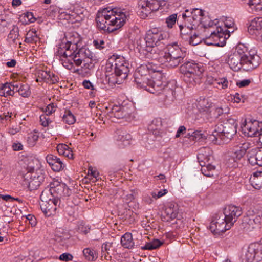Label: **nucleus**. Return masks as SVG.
I'll use <instances>...</instances> for the list:
<instances>
[{
  "label": "nucleus",
  "instance_id": "obj_15",
  "mask_svg": "<svg viewBox=\"0 0 262 262\" xmlns=\"http://www.w3.org/2000/svg\"><path fill=\"white\" fill-rule=\"evenodd\" d=\"M242 67L245 71H251L258 67L260 62V57L257 55H251L243 51Z\"/></svg>",
  "mask_w": 262,
  "mask_h": 262
},
{
  "label": "nucleus",
  "instance_id": "obj_7",
  "mask_svg": "<svg viewBox=\"0 0 262 262\" xmlns=\"http://www.w3.org/2000/svg\"><path fill=\"white\" fill-rule=\"evenodd\" d=\"M166 0H140L138 3V15L142 19L148 17L152 12L165 6Z\"/></svg>",
  "mask_w": 262,
  "mask_h": 262
},
{
  "label": "nucleus",
  "instance_id": "obj_40",
  "mask_svg": "<svg viewBox=\"0 0 262 262\" xmlns=\"http://www.w3.org/2000/svg\"><path fill=\"white\" fill-rule=\"evenodd\" d=\"M49 203H43L40 205L41 210L47 216H50L55 213L56 207H50Z\"/></svg>",
  "mask_w": 262,
  "mask_h": 262
},
{
  "label": "nucleus",
  "instance_id": "obj_34",
  "mask_svg": "<svg viewBox=\"0 0 262 262\" xmlns=\"http://www.w3.org/2000/svg\"><path fill=\"white\" fill-rule=\"evenodd\" d=\"M178 205L173 204H170L166 208L165 213L166 214L168 219L167 221L172 220L174 219H178Z\"/></svg>",
  "mask_w": 262,
  "mask_h": 262
},
{
  "label": "nucleus",
  "instance_id": "obj_1",
  "mask_svg": "<svg viewBox=\"0 0 262 262\" xmlns=\"http://www.w3.org/2000/svg\"><path fill=\"white\" fill-rule=\"evenodd\" d=\"M125 14L118 8L106 7L99 10L96 21L97 27L101 30L111 33L121 28L125 23Z\"/></svg>",
  "mask_w": 262,
  "mask_h": 262
},
{
  "label": "nucleus",
  "instance_id": "obj_44",
  "mask_svg": "<svg viewBox=\"0 0 262 262\" xmlns=\"http://www.w3.org/2000/svg\"><path fill=\"white\" fill-rule=\"evenodd\" d=\"M203 15V11L201 9L198 8H193L192 9V16L194 17V20L196 21L197 24L198 25L199 23L202 24L204 27V24L202 21V17ZM205 25H207V24H205Z\"/></svg>",
  "mask_w": 262,
  "mask_h": 262
},
{
  "label": "nucleus",
  "instance_id": "obj_20",
  "mask_svg": "<svg viewBox=\"0 0 262 262\" xmlns=\"http://www.w3.org/2000/svg\"><path fill=\"white\" fill-rule=\"evenodd\" d=\"M50 10L52 12L55 16H57L60 20H66L68 23L73 24L76 22H79L81 18L76 13L72 12L71 14L68 13L62 10H60L57 7H51Z\"/></svg>",
  "mask_w": 262,
  "mask_h": 262
},
{
  "label": "nucleus",
  "instance_id": "obj_11",
  "mask_svg": "<svg viewBox=\"0 0 262 262\" xmlns=\"http://www.w3.org/2000/svg\"><path fill=\"white\" fill-rule=\"evenodd\" d=\"M231 228L222 212L216 213L212 216L209 225V229L214 234H220Z\"/></svg>",
  "mask_w": 262,
  "mask_h": 262
},
{
  "label": "nucleus",
  "instance_id": "obj_13",
  "mask_svg": "<svg viewBox=\"0 0 262 262\" xmlns=\"http://www.w3.org/2000/svg\"><path fill=\"white\" fill-rule=\"evenodd\" d=\"M247 262H258L262 260V239L259 242L250 244L245 254Z\"/></svg>",
  "mask_w": 262,
  "mask_h": 262
},
{
  "label": "nucleus",
  "instance_id": "obj_22",
  "mask_svg": "<svg viewBox=\"0 0 262 262\" xmlns=\"http://www.w3.org/2000/svg\"><path fill=\"white\" fill-rule=\"evenodd\" d=\"M230 36V34H210L208 37L206 38L205 43L208 45L223 47Z\"/></svg>",
  "mask_w": 262,
  "mask_h": 262
},
{
  "label": "nucleus",
  "instance_id": "obj_14",
  "mask_svg": "<svg viewBox=\"0 0 262 262\" xmlns=\"http://www.w3.org/2000/svg\"><path fill=\"white\" fill-rule=\"evenodd\" d=\"M49 191L53 197L61 198L70 196L72 191L67 185L58 180H53L50 182Z\"/></svg>",
  "mask_w": 262,
  "mask_h": 262
},
{
  "label": "nucleus",
  "instance_id": "obj_29",
  "mask_svg": "<svg viewBox=\"0 0 262 262\" xmlns=\"http://www.w3.org/2000/svg\"><path fill=\"white\" fill-rule=\"evenodd\" d=\"M13 91V95L15 93H18L20 96L24 98H28L31 94L30 87L27 83L14 82Z\"/></svg>",
  "mask_w": 262,
  "mask_h": 262
},
{
  "label": "nucleus",
  "instance_id": "obj_32",
  "mask_svg": "<svg viewBox=\"0 0 262 262\" xmlns=\"http://www.w3.org/2000/svg\"><path fill=\"white\" fill-rule=\"evenodd\" d=\"M97 62L98 59L97 57L93 52H91L90 54V56L86 57L85 60L82 62H83V65L81 67V69L88 70L85 71V73H88L89 71L94 69L95 64Z\"/></svg>",
  "mask_w": 262,
  "mask_h": 262
},
{
  "label": "nucleus",
  "instance_id": "obj_55",
  "mask_svg": "<svg viewBox=\"0 0 262 262\" xmlns=\"http://www.w3.org/2000/svg\"><path fill=\"white\" fill-rule=\"evenodd\" d=\"M112 243L110 242H106L103 243L101 246V251L102 254V256H104L106 259H107V257L108 254V251L110 250V248L112 247Z\"/></svg>",
  "mask_w": 262,
  "mask_h": 262
},
{
  "label": "nucleus",
  "instance_id": "obj_26",
  "mask_svg": "<svg viewBox=\"0 0 262 262\" xmlns=\"http://www.w3.org/2000/svg\"><path fill=\"white\" fill-rule=\"evenodd\" d=\"M46 161L54 171H60L66 167V164L62 160L52 154L47 156Z\"/></svg>",
  "mask_w": 262,
  "mask_h": 262
},
{
  "label": "nucleus",
  "instance_id": "obj_18",
  "mask_svg": "<svg viewBox=\"0 0 262 262\" xmlns=\"http://www.w3.org/2000/svg\"><path fill=\"white\" fill-rule=\"evenodd\" d=\"M259 123V121L256 120L245 119V123L241 126L243 133L248 137H258L260 135Z\"/></svg>",
  "mask_w": 262,
  "mask_h": 262
},
{
  "label": "nucleus",
  "instance_id": "obj_38",
  "mask_svg": "<svg viewBox=\"0 0 262 262\" xmlns=\"http://www.w3.org/2000/svg\"><path fill=\"white\" fill-rule=\"evenodd\" d=\"M251 185L256 189L262 188L261 175L257 173V171L253 173L249 179Z\"/></svg>",
  "mask_w": 262,
  "mask_h": 262
},
{
  "label": "nucleus",
  "instance_id": "obj_6",
  "mask_svg": "<svg viewBox=\"0 0 262 262\" xmlns=\"http://www.w3.org/2000/svg\"><path fill=\"white\" fill-rule=\"evenodd\" d=\"M204 28H208V31L210 33H234L237 31V27L232 18H226L224 21L217 19L210 20L207 25H204Z\"/></svg>",
  "mask_w": 262,
  "mask_h": 262
},
{
  "label": "nucleus",
  "instance_id": "obj_25",
  "mask_svg": "<svg viewBox=\"0 0 262 262\" xmlns=\"http://www.w3.org/2000/svg\"><path fill=\"white\" fill-rule=\"evenodd\" d=\"M213 151L209 147H203L199 149L197 159L200 165L206 164L213 161Z\"/></svg>",
  "mask_w": 262,
  "mask_h": 262
},
{
  "label": "nucleus",
  "instance_id": "obj_54",
  "mask_svg": "<svg viewBox=\"0 0 262 262\" xmlns=\"http://www.w3.org/2000/svg\"><path fill=\"white\" fill-rule=\"evenodd\" d=\"M38 138L39 136L36 132L31 133L29 135L27 139L28 144L31 146H34L38 140Z\"/></svg>",
  "mask_w": 262,
  "mask_h": 262
},
{
  "label": "nucleus",
  "instance_id": "obj_56",
  "mask_svg": "<svg viewBox=\"0 0 262 262\" xmlns=\"http://www.w3.org/2000/svg\"><path fill=\"white\" fill-rule=\"evenodd\" d=\"M146 64L148 68V70L150 74L155 72L161 73L162 71V68L158 66L156 64L152 62H148Z\"/></svg>",
  "mask_w": 262,
  "mask_h": 262
},
{
  "label": "nucleus",
  "instance_id": "obj_48",
  "mask_svg": "<svg viewBox=\"0 0 262 262\" xmlns=\"http://www.w3.org/2000/svg\"><path fill=\"white\" fill-rule=\"evenodd\" d=\"M189 131L188 133V136L190 140L198 141L203 138V134L201 133V131L198 130L194 131L191 130Z\"/></svg>",
  "mask_w": 262,
  "mask_h": 262
},
{
  "label": "nucleus",
  "instance_id": "obj_43",
  "mask_svg": "<svg viewBox=\"0 0 262 262\" xmlns=\"http://www.w3.org/2000/svg\"><path fill=\"white\" fill-rule=\"evenodd\" d=\"M83 253L85 258L89 261H94L97 258V254L96 251L89 248L84 249Z\"/></svg>",
  "mask_w": 262,
  "mask_h": 262
},
{
  "label": "nucleus",
  "instance_id": "obj_46",
  "mask_svg": "<svg viewBox=\"0 0 262 262\" xmlns=\"http://www.w3.org/2000/svg\"><path fill=\"white\" fill-rule=\"evenodd\" d=\"M55 236L56 237V241L58 240L59 242L68 239L70 237L68 232L61 229H59L56 231Z\"/></svg>",
  "mask_w": 262,
  "mask_h": 262
},
{
  "label": "nucleus",
  "instance_id": "obj_39",
  "mask_svg": "<svg viewBox=\"0 0 262 262\" xmlns=\"http://www.w3.org/2000/svg\"><path fill=\"white\" fill-rule=\"evenodd\" d=\"M147 74H150L148 68L146 64H143L137 68L135 71L134 73V78H139L143 75L146 76Z\"/></svg>",
  "mask_w": 262,
  "mask_h": 262
},
{
  "label": "nucleus",
  "instance_id": "obj_8",
  "mask_svg": "<svg viewBox=\"0 0 262 262\" xmlns=\"http://www.w3.org/2000/svg\"><path fill=\"white\" fill-rule=\"evenodd\" d=\"M110 61H114V64L112 63L111 67L114 69L115 75L121 80L125 79L129 72V63L125 58L117 54L113 55L110 58Z\"/></svg>",
  "mask_w": 262,
  "mask_h": 262
},
{
  "label": "nucleus",
  "instance_id": "obj_16",
  "mask_svg": "<svg viewBox=\"0 0 262 262\" xmlns=\"http://www.w3.org/2000/svg\"><path fill=\"white\" fill-rule=\"evenodd\" d=\"M222 213L225 215L226 221L228 222V224H231L232 227L237 221L238 217L242 214L243 210L239 206L229 205L225 207Z\"/></svg>",
  "mask_w": 262,
  "mask_h": 262
},
{
  "label": "nucleus",
  "instance_id": "obj_37",
  "mask_svg": "<svg viewBox=\"0 0 262 262\" xmlns=\"http://www.w3.org/2000/svg\"><path fill=\"white\" fill-rule=\"evenodd\" d=\"M13 85L14 82L0 84V96L5 97L8 96H13Z\"/></svg>",
  "mask_w": 262,
  "mask_h": 262
},
{
  "label": "nucleus",
  "instance_id": "obj_53",
  "mask_svg": "<svg viewBox=\"0 0 262 262\" xmlns=\"http://www.w3.org/2000/svg\"><path fill=\"white\" fill-rule=\"evenodd\" d=\"M39 38L37 34H26L25 41L28 43H36Z\"/></svg>",
  "mask_w": 262,
  "mask_h": 262
},
{
  "label": "nucleus",
  "instance_id": "obj_5",
  "mask_svg": "<svg viewBox=\"0 0 262 262\" xmlns=\"http://www.w3.org/2000/svg\"><path fill=\"white\" fill-rule=\"evenodd\" d=\"M237 123L236 120L233 118H229L223 124L220 123L215 126L212 136L214 140L220 139L224 143H228L237 132Z\"/></svg>",
  "mask_w": 262,
  "mask_h": 262
},
{
  "label": "nucleus",
  "instance_id": "obj_50",
  "mask_svg": "<svg viewBox=\"0 0 262 262\" xmlns=\"http://www.w3.org/2000/svg\"><path fill=\"white\" fill-rule=\"evenodd\" d=\"M229 113V108L226 106L224 107H217L215 109L214 112L215 117L216 118H219L223 115H227Z\"/></svg>",
  "mask_w": 262,
  "mask_h": 262
},
{
  "label": "nucleus",
  "instance_id": "obj_62",
  "mask_svg": "<svg viewBox=\"0 0 262 262\" xmlns=\"http://www.w3.org/2000/svg\"><path fill=\"white\" fill-rule=\"evenodd\" d=\"M245 97L243 95L239 94L238 93H236L233 96V98L232 99V100L234 101V102H235L237 103H240L241 102L244 103L245 102Z\"/></svg>",
  "mask_w": 262,
  "mask_h": 262
},
{
  "label": "nucleus",
  "instance_id": "obj_9",
  "mask_svg": "<svg viewBox=\"0 0 262 262\" xmlns=\"http://www.w3.org/2000/svg\"><path fill=\"white\" fill-rule=\"evenodd\" d=\"M65 37L67 38L68 37H70V40H67V39H63L60 43L58 45L56 52L55 55L58 56L61 60H63V58L67 59V54L65 51L67 50L69 47H71L72 44H73L77 47V45L81 41V37L79 34H64Z\"/></svg>",
  "mask_w": 262,
  "mask_h": 262
},
{
  "label": "nucleus",
  "instance_id": "obj_57",
  "mask_svg": "<svg viewBox=\"0 0 262 262\" xmlns=\"http://www.w3.org/2000/svg\"><path fill=\"white\" fill-rule=\"evenodd\" d=\"M177 18V14H173L168 16L166 20V23L168 28H171L174 25Z\"/></svg>",
  "mask_w": 262,
  "mask_h": 262
},
{
  "label": "nucleus",
  "instance_id": "obj_27",
  "mask_svg": "<svg viewBox=\"0 0 262 262\" xmlns=\"http://www.w3.org/2000/svg\"><path fill=\"white\" fill-rule=\"evenodd\" d=\"M248 211V215L251 216V217L248 216L244 217V221L247 223L249 225V228L254 229L255 228L254 225L259 226L262 223V211H258L256 213H254V211Z\"/></svg>",
  "mask_w": 262,
  "mask_h": 262
},
{
  "label": "nucleus",
  "instance_id": "obj_30",
  "mask_svg": "<svg viewBox=\"0 0 262 262\" xmlns=\"http://www.w3.org/2000/svg\"><path fill=\"white\" fill-rule=\"evenodd\" d=\"M182 38L189 45L191 46H196L202 42L203 40L205 41L206 38H204L202 34H181Z\"/></svg>",
  "mask_w": 262,
  "mask_h": 262
},
{
  "label": "nucleus",
  "instance_id": "obj_36",
  "mask_svg": "<svg viewBox=\"0 0 262 262\" xmlns=\"http://www.w3.org/2000/svg\"><path fill=\"white\" fill-rule=\"evenodd\" d=\"M201 171L203 174L208 177H212L215 173V166L212 164V162H209L206 164L200 165Z\"/></svg>",
  "mask_w": 262,
  "mask_h": 262
},
{
  "label": "nucleus",
  "instance_id": "obj_17",
  "mask_svg": "<svg viewBox=\"0 0 262 262\" xmlns=\"http://www.w3.org/2000/svg\"><path fill=\"white\" fill-rule=\"evenodd\" d=\"M206 86H212L220 90L228 88L229 82L226 77H220L216 74L208 75L205 82Z\"/></svg>",
  "mask_w": 262,
  "mask_h": 262
},
{
  "label": "nucleus",
  "instance_id": "obj_51",
  "mask_svg": "<svg viewBox=\"0 0 262 262\" xmlns=\"http://www.w3.org/2000/svg\"><path fill=\"white\" fill-rule=\"evenodd\" d=\"M245 155V154H244V152H243L241 150L237 147V148L234 150L231 156V160L236 163L238 161L240 160Z\"/></svg>",
  "mask_w": 262,
  "mask_h": 262
},
{
  "label": "nucleus",
  "instance_id": "obj_52",
  "mask_svg": "<svg viewBox=\"0 0 262 262\" xmlns=\"http://www.w3.org/2000/svg\"><path fill=\"white\" fill-rule=\"evenodd\" d=\"M252 9L262 10V5L260 4V0H244Z\"/></svg>",
  "mask_w": 262,
  "mask_h": 262
},
{
  "label": "nucleus",
  "instance_id": "obj_12",
  "mask_svg": "<svg viewBox=\"0 0 262 262\" xmlns=\"http://www.w3.org/2000/svg\"><path fill=\"white\" fill-rule=\"evenodd\" d=\"M135 82L138 88L143 89L152 94L159 93L161 90L160 86L161 81L158 80L154 81L150 74L135 78Z\"/></svg>",
  "mask_w": 262,
  "mask_h": 262
},
{
  "label": "nucleus",
  "instance_id": "obj_58",
  "mask_svg": "<svg viewBox=\"0 0 262 262\" xmlns=\"http://www.w3.org/2000/svg\"><path fill=\"white\" fill-rule=\"evenodd\" d=\"M40 122L43 126L47 127L52 122V120L50 118L49 115L42 114L40 116Z\"/></svg>",
  "mask_w": 262,
  "mask_h": 262
},
{
  "label": "nucleus",
  "instance_id": "obj_61",
  "mask_svg": "<svg viewBox=\"0 0 262 262\" xmlns=\"http://www.w3.org/2000/svg\"><path fill=\"white\" fill-rule=\"evenodd\" d=\"M168 192V191L167 189H163L161 190L157 193H156L155 192H151V196L154 198L155 199H157L158 198H160L164 195H165Z\"/></svg>",
  "mask_w": 262,
  "mask_h": 262
},
{
  "label": "nucleus",
  "instance_id": "obj_45",
  "mask_svg": "<svg viewBox=\"0 0 262 262\" xmlns=\"http://www.w3.org/2000/svg\"><path fill=\"white\" fill-rule=\"evenodd\" d=\"M248 31L249 33H254L255 31L262 32V27L260 23H258L255 20L251 21L248 27Z\"/></svg>",
  "mask_w": 262,
  "mask_h": 262
},
{
  "label": "nucleus",
  "instance_id": "obj_21",
  "mask_svg": "<svg viewBox=\"0 0 262 262\" xmlns=\"http://www.w3.org/2000/svg\"><path fill=\"white\" fill-rule=\"evenodd\" d=\"M243 51L237 48L236 51L230 54L227 61L230 68L234 71H238L242 68Z\"/></svg>",
  "mask_w": 262,
  "mask_h": 262
},
{
  "label": "nucleus",
  "instance_id": "obj_23",
  "mask_svg": "<svg viewBox=\"0 0 262 262\" xmlns=\"http://www.w3.org/2000/svg\"><path fill=\"white\" fill-rule=\"evenodd\" d=\"M182 23L178 20V24L180 31L184 32L192 31L196 28L197 23L192 16H186V14H182Z\"/></svg>",
  "mask_w": 262,
  "mask_h": 262
},
{
  "label": "nucleus",
  "instance_id": "obj_59",
  "mask_svg": "<svg viewBox=\"0 0 262 262\" xmlns=\"http://www.w3.org/2000/svg\"><path fill=\"white\" fill-rule=\"evenodd\" d=\"M251 149H250L249 151L247 152V157L249 163L252 166H254L255 165H258V160L256 159V156H254V155H251Z\"/></svg>",
  "mask_w": 262,
  "mask_h": 262
},
{
  "label": "nucleus",
  "instance_id": "obj_35",
  "mask_svg": "<svg viewBox=\"0 0 262 262\" xmlns=\"http://www.w3.org/2000/svg\"><path fill=\"white\" fill-rule=\"evenodd\" d=\"M121 244L125 248L133 249L134 248V242L132 234L126 232L121 238Z\"/></svg>",
  "mask_w": 262,
  "mask_h": 262
},
{
  "label": "nucleus",
  "instance_id": "obj_10",
  "mask_svg": "<svg viewBox=\"0 0 262 262\" xmlns=\"http://www.w3.org/2000/svg\"><path fill=\"white\" fill-rule=\"evenodd\" d=\"M45 172L40 169H36L32 172H27L24 176V184L31 190L37 189L44 181Z\"/></svg>",
  "mask_w": 262,
  "mask_h": 262
},
{
  "label": "nucleus",
  "instance_id": "obj_31",
  "mask_svg": "<svg viewBox=\"0 0 262 262\" xmlns=\"http://www.w3.org/2000/svg\"><path fill=\"white\" fill-rule=\"evenodd\" d=\"M38 77L50 84H55L59 80L58 76L50 71L39 70L38 72Z\"/></svg>",
  "mask_w": 262,
  "mask_h": 262
},
{
  "label": "nucleus",
  "instance_id": "obj_64",
  "mask_svg": "<svg viewBox=\"0 0 262 262\" xmlns=\"http://www.w3.org/2000/svg\"><path fill=\"white\" fill-rule=\"evenodd\" d=\"M73 258V257L71 254L68 253H64L60 255L59 259L63 261L68 262L69 261L72 260Z\"/></svg>",
  "mask_w": 262,
  "mask_h": 262
},
{
  "label": "nucleus",
  "instance_id": "obj_60",
  "mask_svg": "<svg viewBox=\"0 0 262 262\" xmlns=\"http://www.w3.org/2000/svg\"><path fill=\"white\" fill-rule=\"evenodd\" d=\"M56 108V106L54 104V103H51L49 104L46 107L45 109V114L50 116L55 111Z\"/></svg>",
  "mask_w": 262,
  "mask_h": 262
},
{
  "label": "nucleus",
  "instance_id": "obj_2",
  "mask_svg": "<svg viewBox=\"0 0 262 262\" xmlns=\"http://www.w3.org/2000/svg\"><path fill=\"white\" fill-rule=\"evenodd\" d=\"M180 67V71L183 74L184 81L190 85L200 83L204 67L201 63L185 58Z\"/></svg>",
  "mask_w": 262,
  "mask_h": 262
},
{
  "label": "nucleus",
  "instance_id": "obj_49",
  "mask_svg": "<svg viewBox=\"0 0 262 262\" xmlns=\"http://www.w3.org/2000/svg\"><path fill=\"white\" fill-rule=\"evenodd\" d=\"M252 155L256 156V159L258 160V165L262 166V150L261 148H254L251 149V152L250 154Z\"/></svg>",
  "mask_w": 262,
  "mask_h": 262
},
{
  "label": "nucleus",
  "instance_id": "obj_19",
  "mask_svg": "<svg viewBox=\"0 0 262 262\" xmlns=\"http://www.w3.org/2000/svg\"><path fill=\"white\" fill-rule=\"evenodd\" d=\"M108 116L112 118V121L115 122L114 119H123L126 120L130 118V113L126 107L122 105H114L107 113Z\"/></svg>",
  "mask_w": 262,
  "mask_h": 262
},
{
  "label": "nucleus",
  "instance_id": "obj_42",
  "mask_svg": "<svg viewBox=\"0 0 262 262\" xmlns=\"http://www.w3.org/2000/svg\"><path fill=\"white\" fill-rule=\"evenodd\" d=\"M62 121L69 125L73 124L76 121L75 117L70 110H66L62 117Z\"/></svg>",
  "mask_w": 262,
  "mask_h": 262
},
{
  "label": "nucleus",
  "instance_id": "obj_28",
  "mask_svg": "<svg viewBox=\"0 0 262 262\" xmlns=\"http://www.w3.org/2000/svg\"><path fill=\"white\" fill-rule=\"evenodd\" d=\"M92 52L85 47H82L79 49H76V52L73 57V60L77 66L81 65L82 62L86 57L90 56Z\"/></svg>",
  "mask_w": 262,
  "mask_h": 262
},
{
  "label": "nucleus",
  "instance_id": "obj_47",
  "mask_svg": "<svg viewBox=\"0 0 262 262\" xmlns=\"http://www.w3.org/2000/svg\"><path fill=\"white\" fill-rule=\"evenodd\" d=\"M28 160H30V162H28L27 165V172H32L33 171H35V170L38 169V164L39 163V161L36 158H32L28 159Z\"/></svg>",
  "mask_w": 262,
  "mask_h": 262
},
{
  "label": "nucleus",
  "instance_id": "obj_33",
  "mask_svg": "<svg viewBox=\"0 0 262 262\" xmlns=\"http://www.w3.org/2000/svg\"><path fill=\"white\" fill-rule=\"evenodd\" d=\"M116 139L117 141L121 142V144L122 146H126L130 144L132 136L126 130H117Z\"/></svg>",
  "mask_w": 262,
  "mask_h": 262
},
{
  "label": "nucleus",
  "instance_id": "obj_24",
  "mask_svg": "<svg viewBox=\"0 0 262 262\" xmlns=\"http://www.w3.org/2000/svg\"><path fill=\"white\" fill-rule=\"evenodd\" d=\"M161 90L159 93H155L158 95L161 96V99H163L165 102L169 103L173 101L176 97V92L173 88H170L168 85H163L161 81L160 84Z\"/></svg>",
  "mask_w": 262,
  "mask_h": 262
},
{
  "label": "nucleus",
  "instance_id": "obj_4",
  "mask_svg": "<svg viewBox=\"0 0 262 262\" xmlns=\"http://www.w3.org/2000/svg\"><path fill=\"white\" fill-rule=\"evenodd\" d=\"M164 59V64L169 68L177 67L180 63L184 61L186 58V51L181 48L177 42L169 44L162 53Z\"/></svg>",
  "mask_w": 262,
  "mask_h": 262
},
{
  "label": "nucleus",
  "instance_id": "obj_3",
  "mask_svg": "<svg viewBox=\"0 0 262 262\" xmlns=\"http://www.w3.org/2000/svg\"><path fill=\"white\" fill-rule=\"evenodd\" d=\"M166 34H146L144 40L146 42L145 55L147 58L157 60L162 64H164V59L161 54L164 53V50H160L157 46L160 44H164L167 40Z\"/></svg>",
  "mask_w": 262,
  "mask_h": 262
},
{
  "label": "nucleus",
  "instance_id": "obj_41",
  "mask_svg": "<svg viewBox=\"0 0 262 262\" xmlns=\"http://www.w3.org/2000/svg\"><path fill=\"white\" fill-rule=\"evenodd\" d=\"M163 243L160 240L154 239L152 242L147 243L145 246L141 247L142 250H153L159 248Z\"/></svg>",
  "mask_w": 262,
  "mask_h": 262
},
{
  "label": "nucleus",
  "instance_id": "obj_63",
  "mask_svg": "<svg viewBox=\"0 0 262 262\" xmlns=\"http://www.w3.org/2000/svg\"><path fill=\"white\" fill-rule=\"evenodd\" d=\"M251 144L249 142H244V143L240 144L238 148L245 154L247 150L250 148Z\"/></svg>",
  "mask_w": 262,
  "mask_h": 262
}]
</instances>
